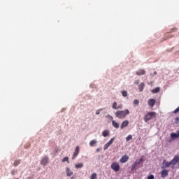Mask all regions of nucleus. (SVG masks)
<instances>
[{
    "mask_svg": "<svg viewBox=\"0 0 179 179\" xmlns=\"http://www.w3.org/2000/svg\"><path fill=\"white\" fill-rule=\"evenodd\" d=\"M129 114V110L126 109L124 110H117L115 113V115L116 118H119V120H122V118H125L127 115Z\"/></svg>",
    "mask_w": 179,
    "mask_h": 179,
    "instance_id": "obj_1",
    "label": "nucleus"
},
{
    "mask_svg": "<svg viewBox=\"0 0 179 179\" xmlns=\"http://www.w3.org/2000/svg\"><path fill=\"white\" fill-rule=\"evenodd\" d=\"M157 114L155 112H148L144 116L145 122H148V121H150V120H153V118H156Z\"/></svg>",
    "mask_w": 179,
    "mask_h": 179,
    "instance_id": "obj_2",
    "label": "nucleus"
},
{
    "mask_svg": "<svg viewBox=\"0 0 179 179\" xmlns=\"http://www.w3.org/2000/svg\"><path fill=\"white\" fill-rule=\"evenodd\" d=\"M143 162V159L141 158L138 160L135 161L134 164L131 165V171H134V170H136V169H138V166L141 164Z\"/></svg>",
    "mask_w": 179,
    "mask_h": 179,
    "instance_id": "obj_3",
    "label": "nucleus"
},
{
    "mask_svg": "<svg viewBox=\"0 0 179 179\" xmlns=\"http://www.w3.org/2000/svg\"><path fill=\"white\" fill-rule=\"evenodd\" d=\"M110 167L114 171H120V164L117 162L112 163Z\"/></svg>",
    "mask_w": 179,
    "mask_h": 179,
    "instance_id": "obj_4",
    "label": "nucleus"
},
{
    "mask_svg": "<svg viewBox=\"0 0 179 179\" xmlns=\"http://www.w3.org/2000/svg\"><path fill=\"white\" fill-rule=\"evenodd\" d=\"M114 139H115V138L114 137L112 138L106 144L104 145L103 150H107L108 148H110V146L113 145V143L114 142Z\"/></svg>",
    "mask_w": 179,
    "mask_h": 179,
    "instance_id": "obj_5",
    "label": "nucleus"
},
{
    "mask_svg": "<svg viewBox=\"0 0 179 179\" xmlns=\"http://www.w3.org/2000/svg\"><path fill=\"white\" fill-rule=\"evenodd\" d=\"M171 165H173L171 164V161H170L169 162L166 161V160H164L163 163H162V169H167L169 167H170Z\"/></svg>",
    "mask_w": 179,
    "mask_h": 179,
    "instance_id": "obj_6",
    "label": "nucleus"
},
{
    "mask_svg": "<svg viewBox=\"0 0 179 179\" xmlns=\"http://www.w3.org/2000/svg\"><path fill=\"white\" fill-rule=\"evenodd\" d=\"M179 162V157L178 155H176L173 157V159L172 160H171V163L173 166H176V164H177V163H178Z\"/></svg>",
    "mask_w": 179,
    "mask_h": 179,
    "instance_id": "obj_7",
    "label": "nucleus"
},
{
    "mask_svg": "<svg viewBox=\"0 0 179 179\" xmlns=\"http://www.w3.org/2000/svg\"><path fill=\"white\" fill-rule=\"evenodd\" d=\"M79 150H80L79 146H76V148H75V151L73 152V157H72L73 160L74 159H76V157L78 156V155H79Z\"/></svg>",
    "mask_w": 179,
    "mask_h": 179,
    "instance_id": "obj_8",
    "label": "nucleus"
},
{
    "mask_svg": "<svg viewBox=\"0 0 179 179\" xmlns=\"http://www.w3.org/2000/svg\"><path fill=\"white\" fill-rule=\"evenodd\" d=\"M128 125H129V121L128 120H124L122 122V124L120 126V129H124V128H126V127H128Z\"/></svg>",
    "mask_w": 179,
    "mask_h": 179,
    "instance_id": "obj_9",
    "label": "nucleus"
},
{
    "mask_svg": "<svg viewBox=\"0 0 179 179\" xmlns=\"http://www.w3.org/2000/svg\"><path fill=\"white\" fill-rule=\"evenodd\" d=\"M129 160V157L127 155H124L122 157V159H120V163H127Z\"/></svg>",
    "mask_w": 179,
    "mask_h": 179,
    "instance_id": "obj_10",
    "label": "nucleus"
},
{
    "mask_svg": "<svg viewBox=\"0 0 179 179\" xmlns=\"http://www.w3.org/2000/svg\"><path fill=\"white\" fill-rule=\"evenodd\" d=\"M66 173L67 177H71V176H73V171H72L71 169H69V167L66 168Z\"/></svg>",
    "mask_w": 179,
    "mask_h": 179,
    "instance_id": "obj_11",
    "label": "nucleus"
},
{
    "mask_svg": "<svg viewBox=\"0 0 179 179\" xmlns=\"http://www.w3.org/2000/svg\"><path fill=\"white\" fill-rule=\"evenodd\" d=\"M167 176H169V171L164 169L162 172H161V177L162 178H165V177H167Z\"/></svg>",
    "mask_w": 179,
    "mask_h": 179,
    "instance_id": "obj_12",
    "label": "nucleus"
},
{
    "mask_svg": "<svg viewBox=\"0 0 179 179\" xmlns=\"http://www.w3.org/2000/svg\"><path fill=\"white\" fill-rule=\"evenodd\" d=\"M155 104H156V100H155L154 99H150L148 100V106L150 107H154Z\"/></svg>",
    "mask_w": 179,
    "mask_h": 179,
    "instance_id": "obj_13",
    "label": "nucleus"
},
{
    "mask_svg": "<svg viewBox=\"0 0 179 179\" xmlns=\"http://www.w3.org/2000/svg\"><path fill=\"white\" fill-rule=\"evenodd\" d=\"M146 73V71L144 69H140L136 72V75L137 76H141L142 75H145Z\"/></svg>",
    "mask_w": 179,
    "mask_h": 179,
    "instance_id": "obj_14",
    "label": "nucleus"
},
{
    "mask_svg": "<svg viewBox=\"0 0 179 179\" xmlns=\"http://www.w3.org/2000/svg\"><path fill=\"white\" fill-rule=\"evenodd\" d=\"M48 163V157H45L41 162L42 166H45Z\"/></svg>",
    "mask_w": 179,
    "mask_h": 179,
    "instance_id": "obj_15",
    "label": "nucleus"
},
{
    "mask_svg": "<svg viewBox=\"0 0 179 179\" xmlns=\"http://www.w3.org/2000/svg\"><path fill=\"white\" fill-rule=\"evenodd\" d=\"M171 139H176L177 138H179V131H178L177 133H171Z\"/></svg>",
    "mask_w": 179,
    "mask_h": 179,
    "instance_id": "obj_16",
    "label": "nucleus"
},
{
    "mask_svg": "<svg viewBox=\"0 0 179 179\" xmlns=\"http://www.w3.org/2000/svg\"><path fill=\"white\" fill-rule=\"evenodd\" d=\"M112 125H113V127H114V128H116L117 129H118V128H120V124L118 122H115V120L112 121Z\"/></svg>",
    "mask_w": 179,
    "mask_h": 179,
    "instance_id": "obj_17",
    "label": "nucleus"
},
{
    "mask_svg": "<svg viewBox=\"0 0 179 179\" xmlns=\"http://www.w3.org/2000/svg\"><path fill=\"white\" fill-rule=\"evenodd\" d=\"M108 135H110V131L108 130H104L103 132H102V136L104 137V138H107V136H108Z\"/></svg>",
    "mask_w": 179,
    "mask_h": 179,
    "instance_id": "obj_18",
    "label": "nucleus"
},
{
    "mask_svg": "<svg viewBox=\"0 0 179 179\" xmlns=\"http://www.w3.org/2000/svg\"><path fill=\"white\" fill-rule=\"evenodd\" d=\"M21 160L20 159H16L14 161L13 166L14 167H17L19 164H20Z\"/></svg>",
    "mask_w": 179,
    "mask_h": 179,
    "instance_id": "obj_19",
    "label": "nucleus"
},
{
    "mask_svg": "<svg viewBox=\"0 0 179 179\" xmlns=\"http://www.w3.org/2000/svg\"><path fill=\"white\" fill-rule=\"evenodd\" d=\"M144 87H145V83H141L138 85V90H140V92H143Z\"/></svg>",
    "mask_w": 179,
    "mask_h": 179,
    "instance_id": "obj_20",
    "label": "nucleus"
},
{
    "mask_svg": "<svg viewBox=\"0 0 179 179\" xmlns=\"http://www.w3.org/2000/svg\"><path fill=\"white\" fill-rule=\"evenodd\" d=\"M76 169H82L83 167V163H78L75 165Z\"/></svg>",
    "mask_w": 179,
    "mask_h": 179,
    "instance_id": "obj_21",
    "label": "nucleus"
},
{
    "mask_svg": "<svg viewBox=\"0 0 179 179\" xmlns=\"http://www.w3.org/2000/svg\"><path fill=\"white\" fill-rule=\"evenodd\" d=\"M160 92V87H157L155 89L152 90V93H159Z\"/></svg>",
    "mask_w": 179,
    "mask_h": 179,
    "instance_id": "obj_22",
    "label": "nucleus"
},
{
    "mask_svg": "<svg viewBox=\"0 0 179 179\" xmlns=\"http://www.w3.org/2000/svg\"><path fill=\"white\" fill-rule=\"evenodd\" d=\"M96 143H97V141L96 140H92L90 142V146H94V145H96Z\"/></svg>",
    "mask_w": 179,
    "mask_h": 179,
    "instance_id": "obj_23",
    "label": "nucleus"
},
{
    "mask_svg": "<svg viewBox=\"0 0 179 179\" xmlns=\"http://www.w3.org/2000/svg\"><path fill=\"white\" fill-rule=\"evenodd\" d=\"M62 163H65V162H67V163H69V158L68 157H65L62 160Z\"/></svg>",
    "mask_w": 179,
    "mask_h": 179,
    "instance_id": "obj_24",
    "label": "nucleus"
},
{
    "mask_svg": "<svg viewBox=\"0 0 179 179\" xmlns=\"http://www.w3.org/2000/svg\"><path fill=\"white\" fill-rule=\"evenodd\" d=\"M97 178V173H94L92 174L90 179H96Z\"/></svg>",
    "mask_w": 179,
    "mask_h": 179,
    "instance_id": "obj_25",
    "label": "nucleus"
},
{
    "mask_svg": "<svg viewBox=\"0 0 179 179\" xmlns=\"http://www.w3.org/2000/svg\"><path fill=\"white\" fill-rule=\"evenodd\" d=\"M122 95L123 97H127V96H128V92L127 91H122Z\"/></svg>",
    "mask_w": 179,
    "mask_h": 179,
    "instance_id": "obj_26",
    "label": "nucleus"
},
{
    "mask_svg": "<svg viewBox=\"0 0 179 179\" xmlns=\"http://www.w3.org/2000/svg\"><path fill=\"white\" fill-rule=\"evenodd\" d=\"M112 108L114 109V110H117L118 107H117V102H114L113 106H112Z\"/></svg>",
    "mask_w": 179,
    "mask_h": 179,
    "instance_id": "obj_27",
    "label": "nucleus"
},
{
    "mask_svg": "<svg viewBox=\"0 0 179 179\" xmlns=\"http://www.w3.org/2000/svg\"><path fill=\"white\" fill-rule=\"evenodd\" d=\"M131 139H132V135H129L128 137H126V141L127 142H129V141H131Z\"/></svg>",
    "mask_w": 179,
    "mask_h": 179,
    "instance_id": "obj_28",
    "label": "nucleus"
},
{
    "mask_svg": "<svg viewBox=\"0 0 179 179\" xmlns=\"http://www.w3.org/2000/svg\"><path fill=\"white\" fill-rule=\"evenodd\" d=\"M134 106H138V105H139V100L135 99V100L134 101Z\"/></svg>",
    "mask_w": 179,
    "mask_h": 179,
    "instance_id": "obj_29",
    "label": "nucleus"
},
{
    "mask_svg": "<svg viewBox=\"0 0 179 179\" xmlns=\"http://www.w3.org/2000/svg\"><path fill=\"white\" fill-rule=\"evenodd\" d=\"M103 110V108L102 109H99V110H97L96 111V115H99V114H100V113H101V110Z\"/></svg>",
    "mask_w": 179,
    "mask_h": 179,
    "instance_id": "obj_30",
    "label": "nucleus"
},
{
    "mask_svg": "<svg viewBox=\"0 0 179 179\" xmlns=\"http://www.w3.org/2000/svg\"><path fill=\"white\" fill-rule=\"evenodd\" d=\"M179 112V106L173 111L174 114H177Z\"/></svg>",
    "mask_w": 179,
    "mask_h": 179,
    "instance_id": "obj_31",
    "label": "nucleus"
},
{
    "mask_svg": "<svg viewBox=\"0 0 179 179\" xmlns=\"http://www.w3.org/2000/svg\"><path fill=\"white\" fill-rule=\"evenodd\" d=\"M148 179H155V176L153 175H150L148 177Z\"/></svg>",
    "mask_w": 179,
    "mask_h": 179,
    "instance_id": "obj_32",
    "label": "nucleus"
},
{
    "mask_svg": "<svg viewBox=\"0 0 179 179\" xmlns=\"http://www.w3.org/2000/svg\"><path fill=\"white\" fill-rule=\"evenodd\" d=\"M11 174H12V176H15L16 174V171L12 170L11 171Z\"/></svg>",
    "mask_w": 179,
    "mask_h": 179,
    "instance_id": "obj_33",
    "label": "nucleus"
},
{
    "mask_svg": "<svg viewBox=\"0 0 179 179\" xmlns=\"http://www.w3.org/2000/svg\"><path fill=\"white\" fill-rule=\"evenodd\" d=\"M175 122H176V124H178V122H179V117L176 118Z\"/></svg>",
    "mask_w": 179,
    "mask_h": 179,
    "instance_id": "obj_34",
    "label": "nucleus"
},
{
    "mask_svg": "<svg viewBox=\"0 0 179 179\" xmlns=\"http://www.w3.org/2000/svg\"><path fill=\"white\" fill-rule=\"evenodd\" d=\"M122 108V105H120L119 106H117V110H120Z\"/></svg>",
    "mask_w": 179,
    "mask_h": 179,
    "instance_id": "obj_35",
    "label": "nucleus"
},
{
    "mask_svg": "<svg viewBox=\"0 0 179 179\" xmlns=\"http://www.w3.org/2000/svg\"><path fill=\"white\" fill-rule=\"evenodd\" d=\"M173 31H177V29H173Z\"/></svg>",
    "mask_w": 179,
    "mask_h": 179,
    "instance_id": "obj_36",
    "label": "nucleus"
},
{
    "mask_svg": "<svg viewBox=\"0 0 179 179\" xmlns=\"http://www.w3.org/2000/svg\"><path fill=\"white\" fill-rule=\"evenodd\" d=\"M96 152H100V149H99V148H97V149H96Z\"/></svg>",
    "mask_w": 179,
    "mask_h": 179,
    "instance_id": "obj_37",
    "label": "nucleus"
},
{
    "mask_svg": "<svg viewBox=\"0 0 179 179\" xmlns=\"http://www.w3.org/2000/svg\"><path fill=\"white\" fill-rule=\"evenodd\" d=\"M171 37H173L171 35H169V38H171Z\"/></svg>",
    "mask_w": 179,
    "mask_h": 179,
    "instance_id": "obj_38",
    "label": "nucleus"
},
{
    "mask_svg": "<svg viewBox=\"0 0 179 179\" xmlns=\"http://www.w3.org/2000/svg\"><path fill=\"white\" fill-rule=\"evenodd\" d=\"M157 73L155 72V74L156 75Z\"/></svg>",
    "mask_w": 179,
    "mask_h": 179,
    "instance_id": "obj_39",
    "label": "nucleus"
},
{
    "mask_svg": "<svg viewBox=\"0 0 179 179\" xmlns=\"http://www.w3.org/2000/svg\"><path fill=\"white\" fill-rule=\"evenodd\" d=\"M73 178H71V179Z\"/></svg>",
    "mask_w": 179,
    "mask_h": 179,
    "instance_id": "obj_40",
    "label": "nucleus"
},
{
    "mask_svg": "<svg viewBox=\"0 0 179 179\" xmlns=\"http://www.w3.org/2000/svg\"><path fill=\"white\" fill-rule=\"evenodd\" d=\"M17 179H19V178H17Z\"/></svg>",
    "mask_w": 179,
    "mask_h": 179,
    "instance_id": "obj_41",
    "label": "nucleus"
}]
</instances>
